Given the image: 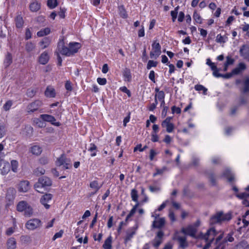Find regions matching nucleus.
<instances>
[{"label":"nucleus","instance_id":"1","mask_svg":"<svg viewBox=\"0 0 249 249\" xmlns=\"http://www.w3.org/2000/svg\"><path fill=\"white\" fill-rule=\"evenodd\" d=\"M68 46H65L64 41L62 40L58 43L57 50L62 55L70 56L73 55L78 52L81 47V45L77 42H71L69 44Z\"/></svg>","mask_w":249,"mask_h":249},{"label":"nucleus","instance_id":"2","mask_svg":"<svg viewBox=\"0 0 249 249\" xmlns=\"http://www.w3.org/2000/svg\"><path fill=\"white\" fill-rule=\"evenodd\" d=\"M232 218L231 213H225L223 212H218L213 215L210 219L211 224L221 223L229 221Z\"/></svg>","mask_w":249,"mask_h":249},{"label":"nucleus","instance_id":"3","mask_svg":"<svg viewBox=\"0 0 249 249\" xmlns=\"http://www.w3.org/2000/svg\"><path fill=\"white\" fill-rule=\"evenodd\" d=\"M52 184V181L49 178L43 177L38 179V181L35 184L34 188L37 192L43 193Z\"/></svg>","mask_w":249,"mask_h":249},{"label":"nucleus","instance_id":"4","mask_svg":"<svg viewBox=\"0 0 249 249\" xmlns=\"http://www.w3.org/2000/svg\"><path fill=\"white\" fill-rule=\"evenodd\" d=\"M216 235V231L214 228H211L208 230L205 234L200 233L197 237L201 239H203L206 242V246L207 248L210 246V244L213 241L214 237Z\"/></svg>","mask_w":249,"mask_h":249},{"label":"nucleus","instance_id":"5","mask_svg":"<svg viewBox=\"0 0 249 249\" xmlns=\"http://www.w3.org/2000/svg\"><path fill=\"white\" fill-rule=\"evenodd\" d=\"M56 165L57 166H63L64 169H69L71 167V160L66 158L64 155H62L56 161Z\"/></svg>","mask_w":249,"mask_h":249},{"label":"nucleus","instance_id":"6","mask_svg":"<svg viewBox=\"0 0 249 249\" xmlns=\"http://www.w3.org/2000/svg\"><path fill=\"white\" fill-rule=\"evenodd\" d=\"M152 51L150 53L151 58L156 59L161 53V47L159 43L154 41L152 45Z\"/></svg>","mask_w":249,"mask_h":249},{"label":"nucleus","instance_id":"7","mask_svg":"<svg viewBox=\"0 0 249 249\" xmlns=\"http://www.w3.org/2000/svg\"><path fill=\"white\" fill-rule=\"evenodd\" d=\"M42 105V103L41 101L38 100H36L27 106L26 108L27 112L28 113H33L37 110Z\"/></svg>","mask_w":249,"mask_h":249},{"label":"nucleus","instance_id":"8","mask_svg":"<svg viewBox=\"0 0 249 249\" xmlns=\"http://www.w3.org/2000/svg\"><path fill=\"white\" fill-rule=\"evenodd\" d=\"M26 226L29 230H34L41 226V221L37 218L30 219L27 222Z\"/></svg>","mask_w":249,"mask_h":249},{"label":"nucleus","instance_id":"9","mask_svg":"<svg viewBox=\"0 0 249 249\" xmlns=\"http://www.w3.org/2000/svg\"><path fill=\"white\" fill-rule=\"evenodd\" d=\"M197 229L193 226L189 225L186 228H182L181 231L184 234L188 235L194 238H198L196 236Z\"/></svg>","mask_w":249,"mask_h":249},{"label":"nucleus","instance_id":"10","mask_svg":"<svg viewBox=\"0 0 249 249\" xmlns=\"http://www.w3.org/2000/svg\"><path fill=\"white\" fill-rule=\"evenodd\" d=\"M52 197L53 195L51 194H45L41 197L40 202L46 209L50 208L49 203L52 201Z\"/></svg>","mask_w":249,"mask_h":249},{"label":"nucleus","instance_id":"11","mask_svg":"<svg viewBox=\"0 0 249 249\" xmlns=\"http://www.w3.org/2000/svg\"><path fill=\"white\" fill-rule=\"evenodd\" d=\"M40 117L44 121L50 122L54 125L59 126L61 125V124L59 122H55L56 119L52 115L48 114H41L40 115Z\"/></svg>","mask_w":249,"mask_h":249},{"label":"nucleus","instance_id":"12","mask_svg":"<svg viewBox=\"0 0 249 249\" xmlns=\"http://www.w3.org/2000/svg\"><path fill=\"white\" fill-rule=\"evenodd\" d=\"M164 235V233L162 231H159L154 239L152 241L153 246L157 248L159 247L160 244L162 242V237Z\"/></svg>","mask_w":249,"mask_h":249},{"label":"nucleus","instance_id":"13","mask_svg":"<svg viewBox=\"0 0 249 249\" xmlns=\"http://www.w3.org/2000/svg\"><path fill=\"white\" fill-rule=\"evenodd\" d=\"M30 189V182L28 180H22L18 185V190L20 192H26Z\"/></svg>","mask_w":249,"mask_h":249},{"label":"nucleus","instance_id":"14","mask_svg":"<svg viewBox=\"0 0 249 249\" xmlns=\"http://www.w3.org/2000/svg\"><path fill=\"white\" fill-rule=\"evenodd\" d=\"M138 225H136L135 227H134L127 231L126 235L124 239L125 243L128 241H130L133 237L134 235L135 234L136 231L138 229Z\"/></svg>","mask_w":249,"mask_h":249},{"label":"nucleus","instance_id":"15","mask_svg":"<svg viewBox=\"0 0 249 249\" xmlns=\"http://www.w3.org/2000/svg\"><path fill=\"white\" fill-rule=\"evenodd\" d=\"M174 240H177L179 243V246L182 249H184L188 246V243L186 241V238L185 236H180L176 235L174 238Z\"/></svg>","mask_w":249,"mask_h":249},{"label":"nucleus","instance_id":"16","mask_svg":"<svg viewBox=\"0 0 249 249\" xmlns=\"http://www.w3.org/2000/svg\"><path fill=\"white\" fill-rule=\"evenodd\" d=\"M165 223V220L164 218H159L153 222L152 226L154 228L160 229L164 226Z\"/></svg>","mask_w":249,"mask_h":249},{"label":"nucleus","instance_id":"17","mask_svg":"<svg viewBox=\"0 0 249 249\" xmlns=\"http://www.w3.org/2000/svg\"><path fill=\"white\" fill-rule=\"evenodd\" d=\"M16 191L14 188H9L7 191L6 198L9 201H13L15 199Z\"/></svg>","mask_w":249,"mask_h":249},{"label":"nucleus","instance_id":"18","mask_svg":"<svg viewBox=\"0 0 249 249\" xmlns=\"http://www.w3.org/2000/svg\"><path fill=\"white\" fill-rule=\"evenodd\" d=\"M234 240V238L232 237V234L229 233L222 241L221 244L217 247L215 249H224V244L227 242H232Z\"/></svg>","mask_w":249,"mask_h":249},{"label":"nucleus","instance_id":"19","mask_svg":"<svg viewBox=\"0 0 249 249\" xmlns=\"http://www.w3.org/2000/svg\"><path fill=\"white\" fill-rule=\"evenodd\" d=\"M239 53L242 57L244 58H247L249 57V46L243 45L240 49Z\"/></svg>","mask_w":249,"mask_h":249},{"label":"nucleus","instance_id":"20","mask_svg":"<svg viewBox=\"0 0 249 249\" xmlns=\"http://www.w3.org/2000/svg\"><path fill=\"white\" fill-rule=\"evenodd\" d=\"M49 60V56L47 52H44L39 57L38 61L42 65L47 64Z\"/></svg>","mask_w":249,"mask_h":249},{"label":"nucleus","instance_id":"21","mask_svg":"<svg viewBox=\"0 0 249 249\" xmlns=\"http://www.w3.org/2000/svg\"><path fill=\"white\" fill-rule=\"evenodd\" d=\"M246 69V66L245 63L241 62L239 63L237 67L232 70L233 74L237 75Z\"/></svg>","mask_w":249,"mask_h":249},{"label":"nucleus","instance_id":"22","mask_svg":"<svg viewBox=\"0 0 249 249\" xmlns=\"http://www.w3.org/2000/svg\"><path fill=\"white\" fill-rule=\"evenodd\" d=\"M7 249H15L17 247V241L14 237L8 239L6 242Z\"/></svg>","mask_w":249,"mask_h":249},{"label":"nucleus","instance_id":"23","mask_svg":"<svg viewBox=\"0 0 249 249\" xmlns=\"http://www.w3.org/2000/svg\"><path fill=\"white\" fill-rule=\"evenodd\" d=\"M29 205V204L25 201H19L17 206V210L20 212H24Z\"/></svg>","mask_w":249,"mask_h":249},{"label":"nucleus","instance_id":"24","mask_svg":"<svg viewBox=\"0 0 249 249\" xmlns=\"http://www.w3.org/2000/svg\"><path fill=\"white\" fill-rule=\"evenodd\" d=\"M36 46L35 43L28 41L25 44V49L28 53H31L36 49Z\"/></svg>","mask_w":249,"mask_h":249},{"label":"nucleus","instance_id":"25","mask_svg":"<svg viewBox=\"0 0 249 249\" xmlns=\"http://www.w3.org/2000/svg\"><path fill=\"white\" fill-rule=\"evenodd\" d=\"M241 92L242 94L249 93V78H247L244 80L243 87L241 89Z\"/></svg>","mask_w":249,"mask_h":249},{"label":"nucleus","instance_id":"26","mask_svg":"<svg viewBox=\"0 0 249 249\" xmlns=\"http://www.w3.org/2000/svg\"><path fill=\"white\" fill-rule=\"evenodd\" d=\"M89 187L94 190V192L92 193L91 195H94L100 189L101 187V185H99L98 181L93 180L91 181L89 184Z\"/></svg>","mask_w":249,"mask_h":249},{"label":"nucleus","instance_id":"27","mask_svg":"<svg viewBox=\"0 0 249 249\" xmlns=\"http://www.w3.org/2000/svg\"><path fill=\"white\" fill-rule=\"evenodd\" d=\"M45 95L47 97L53 98L55 96V89L51 87H48L45 91Z\"/></svg>","mask_w":249,"mask_h":249},{"label":"nucleus","instance_id":"28","mask_svg":"<svg viewBox=\"0 0 249 249\" xmlns=\"http://www.w3.org/2000/svg\"><path fill=\"white\" fill-rule=\"evenodd\" d=\"M51 39L49 37H44L39 42V45L42 46V49H44L48 47L51 43Z\"/></svg>","mask_w":249,"mask_h":249},{"label":"nucleus","instance_id":"29","mask_svg":"<svg viewBox=\"0 0 249 249\" xmlns=\"http://www.w3.org/2000/svg\"><path fill=\"white\" fill-rule=\"evenodd\" d=\"M223 176L226 178L229 182H232L234 180V176L231 173V171L227 169H226L223 173Z\"/></svg>","mask_w":249,"mask_h":249},{"label":"nucleus","instance_id":"30","mask_svg":"<svg viewBox=\"0 0 249 249\" xmlns=\"http://www.w3.org/2000/svg\"><path fill=\"white\" fill-rule=\"evenodd\" d=\"M12 62V57L9 53H8L6 55L4 61V65L5 67H8Z\"/></svg>","mask_w":249,"mask_h":249},{"label":"nucleus","instance_id":"31","mask_svg":"<svg viewBox=\"0 0 249 249\" xmlns=\"http://www.w3.org/2000/svg\"><path fill=\"white\" fill-rule=\"evenodd\" d=\"M112 238L111 236L108 237L105 241L103 245L104 249H112Z\"/></svg>","mask_w":249,"mask_h":249},{"label":"nucleus","instance_id":"32","mask_svg":"<svg viewBox=\"0 0 249 249\" xmlns=\"http://www.w3.org/2000/svg\"><path fill=\"white\" fill-rule=\"evenodd\" d=\"M123 76L124 78V80L129 82L131 79V75L130 71L127 68H125L123 72Z\"/></svg>","mask_w":249,"mask_h":249},{"label":"nucleus","instance_id":"33","mask_svg":"<svg viewBox=\"0 0 249 249\" xmlns=\"http://www.w3.org/2000/svg\"><path fill=\"white\" fill-rule=\"evenodd\" d=\"M51 32V30L49 28H46L43 29H41L40 31H38L37 33V36L38 37H42L44 36L47 35L49 34Z\"/></svg>","mask_w":249,"mask_h":249},{"label":"nucleus","instance_id":"34","mask_svg":"<svg viewBox=\"0 0 249 249\" xmlns=\"http://www.w3.org/2000/svg\"><path fill=\"white\" fill-rule=\"evenodd\" d=\"M40 8V4L36 1L33 2L30 5V9L32 12H36Z\"/></svg>","mask_w":249,"mask_h":249},{"label":"nucleus","instance_id":"35","mask_svg":"<svg viewBox=\"0 0 249 249\" xmlns=\"http://www.w3.org/2000/svg\"><path fill=\"white\" fill-rule=\"evenodd\" d=\"M31 151L34 155H39L41 154L42 150L40 146L34 145L31 147Z\"/></svg>","mask_w":249,"mask_h":249},{"label":"nucleus","instance_id":"36","mask_svg":"<svg viewBox=\"0 0 249 249\" xmlns=\"http://www.w3.org/2000/svg\"><path fill=\"white\" fill-rule=\"evenodd\" d=\"M16 25L17 28H21L23 24V20L22 17L18 15L15 18Z\"/></svg>","mask_w":249,"mask_h":249},{"label":"nucleus","instance_id":"37","mask_svg":"<svg viewBox=\"0 0 249 249\" xmlns=\"http://www.w3.org/2000/svg\"><path fill=\"white\" fill-rule=\"evenodd\" d=\"M24 215L26 217H31L33 214V210L32 207L29 205L27 208L24 211Z\"/></svg>","mask_w":249,"mask_h":249},{"label":"nucleus","instance_id":"38","mask_svg":"<svg viewBox=\"0 0 249 249\" xmlns=\"http://www.w3.org/2000/svg\"><path fill=\"white\" fill-rule=\"evenodd\" d=\"M10 169V165L8 162H4L2 168L1 169V174L5 175L9 172Z\"/></svg>","mask_w":249,"mask_h":249},{"label":"nucleus","instance_id":"39","mask_svg":"<svg viewBox=\"0 0 249 249\" xmlns=\"http://www.w3.org/2000/svg\"><path fill=\"white\" fill-rule=\"evenodd\" d=\"M131 198H132V200H133L134 201L136 202L137 203H138V192H137V191L136 189H132L131 190Z\"/></svg>","mask_w":249,"mask_h":249},{"label":"nucleus","instance_id":"40","mask_svg":"<svg viewBox=\"0 0 249 249\" xmlns=\"http://www.w3.org/2000/svg\"><path fill=\"white\" fill-rule=\"evenodd\" d=\"M139 206V203H137L131 209L129 214L127 215L125 220L127 221L130 217L133 215L135 213L136 210Z\"/></svg>","mask_w":249,"mask_h":249},{"label":"nucleus","instance_id":"41","mask_svg":"<svg viewBox=\"0 0 249 249\" xmlns=\"http://www.w3.org/2000/svg\"><path fill=\"white\" fill-rule=\"evenodd\" d=\"M119 14L121 17L123 18H127V14L124 9V8L123 6H120L118 7Z\"/></svg>","mask_w":249,"mask_h":249},{"label":"nucleus","instance_id":"42","mask_svg":"<svg viewBox=\"0 0 249 249\" xmlns=\"http://www.w3.org/2000/svg\"><path fill=\"white\" fill-rule=\"evenodd\" d=\"M47 5L48 6L51 8L53 9L55 8L57 5V2L56 0H47Z\"/></svg>","mask_w":249,"mask_h":249},{"label":"nucleus","instance_id":"43","mask_svg":"<svg viewBox=\"0 0 249 249\" xmlns=\"http://www.w3.org/2000/svg\"><path fill=\"white\" fill-rule=\"evenodd\" d=\"M45 172V170L41 167H38L34 171V174L37 176L43 175Z\"/></svg>","mask_w":249,"mask_h":249},{"label":"nucleus","instance_id":"44","mask_svg":"<svg viewBox=\"0 0 249 249\" xmlns=\"http://www.w3.org/2000/svg\"><path fill=\"white\" fill-rule=\"evenodd\" d=\"M97 149V146L94 143H91L90 144V147L89 149V151L92 152L91 156L94 157L96 155V152L95 151Z\"/></svg>","mask_w":249,"mask_h":249},{"label":"nucleus","instance_id":"45","mask_svg":"<svg viewBox=\"0 0 249 249\" xmlns=\"http://www.w3.org/2000/svg\"><path fill=\"white\" fill-rule=\"evenodd\" d=\"M11 169L12 170L15 172H17L18 167V162L16 160H12L11 161Z\"/></svg>","mask_w":249,"mask_h":249},{"label":"nucleus","instance_id":"46","mask_svg":"<svg viewBox=\"0 0 249 249\" xmlns=\"http://www.w3.org/2000/svg\"><path fill=\"white\" fill-rule=\"evenodd\" d=\"M193 18L197 23H201V18L196 11L194 13Z\"/></svg>","mask_w":249,"mask_h":249},{"label":"nucleus","instance_id":"47","mask_svg":"<svg viewBox=\"0 0 249 249\" xmlns=\"http://www.w3.org/2000/svg\"><path fill=\"white\" fill-rule=\"evenodd\" d=\"M195 89L196 90L200 91L203 90L204 94H206L207 89L201 85H196L195 86Z\"/></svg>","mask_w":249,"mask_h":249},{"label":"nucleus","instance_id":"48","mask_svg":"<svg viewBox=\"0 0 249 249\" xmlns=\"http://www.w3.org/2000/svg\"><path fill=\"white\" fill-rule=\"evenodd\" d=\"M155 97L158 99L159 100H163L164 99L165 94L163 91H160L157 94H156L155 96Z\"/></svg>","mask_w":249,"mask_h":249},{"label":"nucleus","instance_id":"49","mask_svg":"<svg viewBox=\"0 0 249 249\" xmlns=\"http://www.w3.org/2000/svg\"><path fill=\"white\" fill-rule=\"evenodd\" d=\"M34 122L37 125V126L40 128H42L45 126V124L39 119H35L34 120Z\"/></svg>","mask_w":249,"mask_h":249},{"label":"nucleus","instance_id":"50","mask_svg":"<svg viewBox=\"0 0 249 249\" xmlns=\"http://www.w3.org/2000/svg\"><path fill=\"white\" fill-rule=\"evenodd\" d=\"M13 104L12 101L11 100H9L6 102V103L4 105L3 108L5 111H8L10 109Z\"/></svg>","mask_w":249,"mask_h":249},{"label":"nucleus","instance_id":"51","mask_svg":"<svg viewBox=\"0 0 249 249\" xmlns=\"http://www.w3.org/2000/svg\"><path fill=\"white\" fill-rule=\"evenodd\" d=\"M178 9H179V6H177L175 8V9L174 11H172L171 12V15L172 17L173 20L174 21H175V19L177 18Z\"/></svg>","mask_w":249,"mask_h":249},{"label":"nucleus","instance_id":"52","mask_svg":"<svg viewBox=\"0 0 249 249\" xmlns=\"http://www.w3.org/2000/svg\"><path fill=\"white\" fill-rule=\"evenodd\" d=\"M243 248V249H249V244H248L246 241H242L237 245V248Z\"/></svg>","mask_w":249,"mask_h":249},{"label":"nucleus","instance_id":"53","mask_svg":"<svg viewBox=\"0 0 249 249\" xmlns=\"http://www.w3.org/2000/svg\"><path fill=\"white\" fill-rule=\"evenodd\" d=\"M167 169L166 167H163L162 169H156V172L153 174V176L155 177L158 175H161Z\"/></svg>","mask_w":249,"mask_h":249},{"label":"nucleus","instance_id":"54","mask_svg":"<svg viewBox=\"0 0 249 249\" xmlns=\"http://www.w3.org/2000/svg\"><path fill=\"white\" fill-rule=\"evenodd\" d=\"M172 119V117H168L165 119L161 123V126L163 127H165V126L168 124H171L170 123L171 120Z\"/></svg>","mask_w":249,"mask_h":249},{"label":"nucleus","instance_id":"55","mask_svg":"<svg viewBox=\"0 0 249 249\" xmlns=\"http://www.w3.org/2000/svg\"><path fill=\"white\" fill-rule=\"evenodd\" d=\"M215 41L220 43H225L226 42L225 38L221 34H219L216 36Z\"/></svg>","mask_w":249,"mask_h":249},{"label":"nucleus","instance_id":"56","mask_svg":"<svg viewBox=\"0 0 249 249\" xmlns=\"http://www.w3.org/2000/svg\"><path fill=\"white\" fill-rule=\"evenodd\" d=\"M147 148V146L146 145H145L143 148H142V144H138L134 149V151L136 152L137 150H139L140 152L143 151L144 150H145Z\"/></svg>","mask_w":249,"mask_h":249},{"label":"nucleus","instance_id":"57","mask_svg":"<svg viewBox=\"0 0 249 249\" xmlns=\"http://www.w3.org/2000/svg\"><path fill=\"white\" fill-rule=\"evenodd\" d=\"M157 65V63L153 60H149L147 65V69L149 70L152 67H156Z\"/></svg>","mask_w":249,"mask_h":249},{"label":"nucleus","instance_id":"58","mask_svg":"<svg viewBox=\"0 0 249 249\" xmlns=\"http://www.w3.org/2000/svg\"><path fill=\"white\" fill-rule=\"evenodd\" d=\"M5 127L3 125H0V138H2L5 134Z\"/></svg>","mask_w":249,"mask_h":249},{"label":"nucleus","instance_id":"59","mask_svg":"<svg viewBox=\"0 0 249 249\" xmlns=\"http://www.w3.org/2000/svg\"><path fill=\"white\" fill-rule=\"evenodd\" d=\"M36 91L34 89H29L27 92V95L29 97H33L36 94Z\"/></svg>","mask_w":249,"mask_h":249},{"label":"nucleus","instance_id":"60","mask_svg":"<svg viewBox=\"0 0 249 249\" xmlns=\"http://www.w3.org/2000/svg\"><path fill=\"white\" fill-rule=\"evenodd\" d=\"M165 127L166 128L167 132L169 133L172 132L174 128V125L172 123L168 124V125H166Z\"/></svg>","mask_w":249,"mask_h":249},{"label":"nucleus","instance_id":"61","mask_svg":"<svg viewBox=\"0 0 249 249\" xmlns=\"http://www.w3.org/2000/svg\"><path fill=\"white\" fill-rule=\"evenodd\" d=\"M171 109L173 114L175 113L180 114L181 113L180 108L179 107H176V106H173L171 108Z\"/></svg>","mask_w":249,"mask_h":249},{"label":"nucleus","instance_id":"62","mask_svg":"<svg viewBox=\"0 0 249 249\" xmlns=\"http://www.w3.org/2000/svg\"><path fill=\"white\" fill-rule=\"evenodd\" d=\"M206 64L211 67L212 70L216 69V66H215V64L211 62L210 59H207Z\"/></svg>","mask_w":249,"mask_h":249},{"label":"nucleus","instance_id":"63","mask_svg":"<svg viewBox=\"0 0 249 249\" xmlns=\"http://www.w3.org/2000/svg\"><path fill=\"white\" fill-rule=\"evenodd\" d=\"M120 90L126 93L128 97L131 96V92L129 90H128L126 87H122L120 88Z\"/></svg>","mask_w":249,"mask_h":249},{"label":"nucleus","instance_id":"64","mask_svg":"<svg viewBox=\"0 0 249 249\" xmlns=\"http://www.w3.org/2000/svg\"><path fill=\"white\" fill-rule=\"evenodd\" d=\"M14 231H15V229L14 228L10 227V228H8L6 230V231H5V234L7 236H10L14 232Z\"/></svg>","mask_w":249,"mask_h":249}]
</instances>
